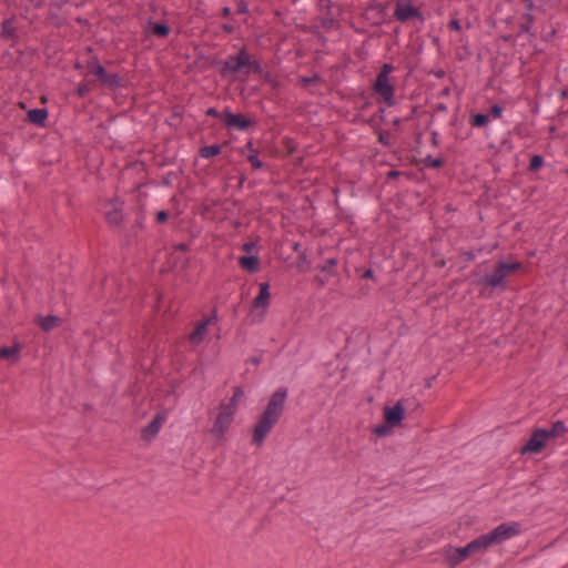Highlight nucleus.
I'll return each instance as SVG.
<instances>
[{"instance_id": "1", "label": "nucleus", "mask_w": 568, "mask_h": 568, "mask_svg": "<svg viewBox=\"0 0 568 568\" xmlns=\"http://www.w3.org/2000/svg\"><path fill=\"white\" fill-rule=\"evenodd\" d=\"M287 394L286 387H280L271 395L265 409L254 425L252 433L253 444L261 446L272 428L277 424L284 412Z\"/></svg>"}, {"instance_id": "2", "label": "nucleus", "mask_w": 568, "mask_h": 568, "mask_svg": "<svg viewBox=\"0 0 568 568\" xmlns=\"http://www.w3.org/2000/svg\"><path fill=\"white\" fill-rule=\"evenodd\" d=\"M520 262H511L507 263L504 261H498L495 265V268L491 274L485 275L484 277L477 281V286L483 287H500L501 290L506 288V278L514 272L521 268Z\"/></svg>"}, {"instance_id": "3", "label": "nucleus", "mask_w": 568, "mask_h": 568, "mask_svg": "<svg viewBox=\"0 0 568 568\" xmlns=\"http://www.w3.org/2000/svg\"><path fill=\"white\" fill-rule=\"evenodd\" d=\"M220 75L222 78L235 77L242 74L245 77V70L250 63V54L245 47H242L236 54L230 55L225 61L220 62Z\"/></svg>"}, {"instance_id": "4", "label": "nucleus", "mask_w": 568, "mask_h": 568, "mask_svg": "<svg viewBox=\"0 0 568 568\" xmlns=\"http://www.w3.org/2000/svg\"><path fill=\"white\" fill-rule=\"evenodd\" d=\"M373 93L377 98L378 103L386 104L387 106H394L396 104L395 99V82L390 78L376 79L372 84Z\"/></svg>"}, {"instance_id": "5", "label": "nucleus", "mask_w": 568, "mask_h": 568, "mask_svg": "<svg viewBox=\"0 0 568 568\" xmlns=\"http://www.w3.org/2000/svg\"><path fill=\"white\" fill-rule=\"evenodd\" d=\"M488 537L491 545H499L520 534V524L517 521L503 523L490 530Z\"/></svg>"}, {"instance_id": "6", "label": "nucleus", "mask_w": 568, "mask_h": 568, "mask_svg": "<svg viewBox=\"0 0 568 568\" xmlns=\"http://www.w3.org/2000/svg\"><path fill=\"white\" fill-rule=\"evenodd\" d=\"M223 124L229 130L246 131L255 125V121L245 114L233 113L226 108L223 110Z\"/></svg>"}, {"instance_id": "7", "label": "nucleus", "mask_w": 568, "mask_h": 568, "mask_svg": "<svg viewBox=\"0 0 568 568\" xmlns=\"http://www.w3.org/2000/svg\"><path fill=\"white\" fill-rule=\"evenodd\" d=\"M546 428H535L527 440V443L520 448L521 455H537L540 454L547 444Z\"/></svg>"}, {"instance_id": "8", "label": "nucleus", "mask_w": 568, "mask_h": 568, "mask_svg": "<svg viewBox=\"0 0 568 568\" xmlns=\"http://www.w3.org/2000/svg\"><path fill=\"white\" fill-rule=\"evenodd\" d=\"M105 206L110 207V210H108L104 213V217H105L108 225L112 226V227L122 225V223H123L122 211L124 207V201L119 196H114L112 199H109L105 202Z\"/></svg>"}, {"instance_id": "9", "label": "nucleus", "mask_w": 568, "mask_h": 568, "mask_svg": "<svg viewBox=\"0 0 568 568\" xmlns=\"http://www.w3.org/2000/svg\"><path fill=\"white\" fill-rule=\"evenodd\" d=\"M219 408L220 412L211 428V434L216 438H222L230 428V426L232 425L236 413L229 410L222 406H219Z\"/></svg>"}, {"instance_id": "10", "label": "nucleus", "mask_w": 568, "mask_h": 568, "mask_svg": "<svg viewBox=\"0 0 568 568\" xmlns=\"http://www.w3.org/2000/svg\"><path fill=\"white\" fill-rule=\"evenodd\" d=\"M393 17L396 21L405 23L413 19L417 20L420 24L425 22V16L419 8L413 4H395Z\"/></svg>"}, {"instance_id": "11", "label": "nucleus", "mask_w": 568, "mask_h": 568, "mask_svg": "<svg viewBox=\"0 0 568 568\" xmlns=\"http://www.w3.org/2000/svg\"><path fill=\"white\" fill-rule=\"evenodd\" d=\"M337 258L332 257L326 260L323 265L317 266V270L321 271V274L316 275L314 280L321 287L325 286L329 282L331 277L337 275Z\"/></svg>"}, {"instance_id": "12", "label": "nucleus", "mask_w": 568, "mask_h": 568, "mask_svg": "<svg viewBox=\"0 0 568 568\" xmlns=\"http://www.w3.org/2000/svg\"><path fill=\"white\" fill-rule=\"evenodd\" d=\"M404 400H398L394 406H385L384 408V420L389 426H398L405 417Z\"/></svg>"}, {"instance_id": "13", "label": "nucleus", "mask_w": 568, "mask_h": 568, "mask_svg": "<svg viewBox=\"0 0 568 568\" xmlns=\"http://www.w3.org/2000/svg\"><path fill=\"white\" fill-rule=\"evenodd\" d=\"M258 286H260V292L253 298L251 307H252V310L262 308L265 312V310L270 305V300H271L270 283L263 282V283H260Z\"/></svg>"}, {"instance_id": "14", "label": "nucleus", "mask_w": 568, "mask_h": 568, "mask_svg": "<svg viewBox=\"0 0 568 568\" xmlns=\"http://www.w3.org/2000/svg\"><path fill=\"white\" fill-rule=\"evenodd\" d=\"M0 38L3 39V40H12L13 42L18 41L19 36L17 33L16 17L14 16L4 19L1 22Z\"/></svg>"}, {"instance_id": "15", "label": "nucleus", "mask_w": 568, "mask_h": 568, "mask_svg": "<svg viewBox=\"0 0 568 568\" xmlns=\"http://www.w3.org/2000/svg\"><path fill=\"white\" fill-rule=\"evenodd\" d=\"M34 322L39 325V327L43 332L48 333V332L52 331L53 328L61 326L62 318L57 315H45V316L38 315L34 320Z\"/></svg>"}, {"instance_id": "16", "label": "nucleus", "mask_w": 568, "mask_h": 568, "mask_svg": "<svg viewBox=\"0 0 568 568\" xmlns=\"http://www.w3.org/2000/svg\"><path fill=\"white\" fill-rule=\"evenodd\" d=\"M163 422L164 417L158 414L145 427H143L141 437L144 440H151L154 438L159 433Z\"/></svg>"}, {"instance_id": "17", "label": "nucleus", "mask_w": 568, "mask_h": 568, "mask_svg": "<svg viewBox=\"0 0 568 568\" xmlns=\"http://www.w3.org/2000/svg\"><path fill=\"white\" fill-rule=\"evenodd\" d=\"M101 87L106 88L109 90H116L119 88L125 87V79L119 73H109L102 78L99 82Z\"/></svg>"}, {"instance_id": "18", "label": "nucleus", "mask_w": 568, "mask_h": 568, "mask_svg": "<svg viewBox=\"0 0 568 568\" xmlns=\"http://www.w3.org/2000/svg\"><path fill=\"white\" fill-rule=\"evenodd\" d=\"M210 322H211V318H205L196 324L193 332L189 335V341L193 345H199L203 342L204 336L207 332V326H209Z\"/></svg>"}, {"instance_id": "19", "label": "nucleus", "mask_w": 568, "mask_h": 568, "mask_svg": "<svg viewBox=\"0 0 568 568\" xmlns=\"http://www.w3.org/2000/svg\"><path fill=\"white\" fill-rule=\"evenodd\" d=\"M469 549L467 545L465 547L454 548L452 554L447 556L449 566L455 567L466 560L471 555Z\"/></svg>"}, {"instance_id": "20", "label": "nucleus", "mask_w": 568, "mask_h": 568, "mask_svg": "<svg viewBox=\"0 0 568 568\" xmlns=\"http://www.w3.org/2000/svg\"><path fill=\"white\" fill-rule=\"evenodd\" d=\"M48 110L42 109H31L27 113V120L37 126L43 128L45 126V121L48 119Z\"/></svg>"}, {"instance_id": "21", "label": "nucleus", "mask_w": 568, "mask_h": 568, "mask_svg": "<svg viewBox=\"0 0 568 568\" xmlns=\"http://www.w3.org/2000/svg\"><path fill=\"white\" fill-rule=\"evenodd\" d=\"M85 68L88 69L90 74H93L97 80L100 82L102 78L106 74L105 68L100 63L97 55H93L87 61Z\"/></svg>"}, {"instance_id": "22", "label": "nucleus", "mask_w": 568, "mask_h": 568, "mask_svg": "<svg viewBox=\"0 0 568 568\" xmlns=\"http://www.w3.org/2000/svg\"><path fill=\"white\" fill-rule=\"evenodd\" d=\"M22 346L20 343L16 342L11 347L2 346L0 347V359H8L13 363L20 359V351Z\"/></svg>"}, {"instance_id": "23", "label": "nucleus", "mask_w": 568, "mask_h": 568, "mask_svg": "<svg viewBox=\"0 0 568 568\" xmlns=\"http://www.w3.org/2000/svg\"><path fill=\"white\" fill-rule=\"evenodd\" d=\"M148 28L153 36L161 39L168 38L171 32L170 26L164 21L158 22L150 20Z\"/></svg>"}, {"instance_id": "24", "label": "nucleus", "mask_w": 568, "mask_h": 568, "mask_svg": "<svg viewBox=\"0 0 568 568\" xmlns=\"http://www.w3.org/2000/svg\"><path fill=\"white\" fill-rule=\"evenodd\" d=\"M521 22L519 24L518 32L516 33V37H521L523 34H529L531 37H535V32H532V26L535 21V17L530 12H525L521 16Z\"/></svg>"}, {"instance_id": "25", "label": "nucleus", "mask_w": 568, "mask_h": 568, "mask_svg": "<svg viewBox=\"0 0 568 568\" xmlns=\"http://www.w3.org/2000/svg\"><path fill=\"white\" fill-rule=\"evenodd\" d=\"M490 546L493 545L488 537V534L480 535L479 537L467 544V547L470 548L469 550L471 554L485 551Z\"/></svg>"}, {"instance_id": "26", "label": "nucleus", "mask_w": 568, "mask_h": 568, "mask_svg": "<svg viewBox=\"0 0 568 568\" xmlns=\"http://www.w3.org/2000/svg\"><path fill=\"white\" fill-rule=\"evenodd\" d=\"M240 266L250 272L256 273L260 270V258L255 255H243L239 258Z\"/></svg>"}, {"instance_id": "27", "label": "nucleus", "mask_w": 568, "mask_h": 568, "mask_svg": "<svg viewBox=\"0 0 568 568\" xmlns=\"http://www.w3.org/2000/svg\"><path fill=\"white\" fill-rule=\"evenodd\" d=\"M568 432L565 423L562 420H556L552 423L549 429H546V438H559L562 437Z\"/></svg>"}, {"instance_id": "28", "label": "nucleus", "mask_w": 568, "mask_h": 568, "mask_svg": "<svg viewBox=\"0 0 568 568\" xmlns=\"http://www.w3.org/2000/svg\"><path fill=\"white\" fill-rule=\"evenodd\" d=\"M244 396V392L241 386L233 387V395L227 404L221 403L220 406L236 413L237 402Z\"/></svg>"}, {"instance_id": "29", "label": "nucleus", "mask_w": 568, "mask_h": 568, "mask_svg": "<svg viewBox=\"0 0 568 568\" xmlns=\"http://www.w3.org/2000/svg\"><path fill=\"white\" fill-rule=\"evenodd\" d=\"M324 82H325V80L317 72H315L312 77H305V75L298 77V83L304 89L308 88L310 85H317V84H322Z\"/></svg>"}, {"instance_id": "30", "label": "nucleus", "mask_w": 568, "mask_h": 568, "mask_svg": "<svg viewBox=\"0 0 568 568\" xmlns=\"http://www.w3.org/2000/svg\"><path fill=\"white\" fill-rule=\"evenodd\" d=\"M222 151V145L220 144H211L204 145L199 150V154L203 159H211L219 155Z\"/></svg>"}, {"instance_id": "31", "label": "nucleus", "mask_w": 568, "mask_h": 568, "mask_svg": "<svg viewBox=\"0 0 568 568\" xmlns=\"http://www.w3.org/2000/svg\"><path fill=\"white\" fill-rule=\"evenodd\" d=\"M489 116L487 113H475L470 115L469 123L473 128H484L488 124Z\"/></svg>"}, {"instance_id": "32", "label": "nucleus", "mask_w": 568, "mask_h": 568, "mask_svg": "<svg viewBox=\"0 0 568 568\" xmlns=\"http://www.w3.org/2000/svg\"><path fill=\"white\" fill-rule=\"evenodd\" d=\"M252 73L262 77L265 73V71L263 70L262 64L257 60L252 59L250 57V63L247 64V68L245 70V78H247Z\"/></svg>"}, {"instance_id": "33", "label": "nucleus", "mask_w": 568, "mask_h": 568, "mask_svg": "<svg viewBox=\"0 0 568 568\" xmlns=\"http://www.w3.org/2000/svg\"><path fill=\"white\" fill-rule=\"evenodd\" d=\"M545 164L544 156L540 154H534L530 158L529 165L527 168V171L530 173L537 172L539 169H541Z\"/></svg>"}, {"instance_id": "34", "label": "nucleus", "mask_w": 568, "mask_h": 568, "mask_svg": "<svg viewBox=\"0 0 568 568\" xmlns=\"http://www.w3.org/2000/svg\"><path fill=\"white\" fill-rule=\"evenodd\" d=\"M423 163L426 168L442 169L445 165V160L440 156L433 158L432 155H427L423 159Z\"/></svg>"}, {"instance_id": "35", "label": "nucleus", "mask_w": 568, "mask_h": 568, "mask_svg": "<svg viewBox=\"0 0 568 568\" xmlns=\"http://www.w3.org/2000/svg\"><path fill=\"white\" fill-rule=\"evenodd\" d=\"M246 159L251 163V166L254 170H260V169H262L264 166L263 161L260 160V158H258V151H253V153H248L246 155Z\"/></svg>"}, {"instance_id": "36", "label": "nucleus", "mask_w": 568, "mask_h": 568, "mask_svg": "<svg viewBox=\"0 0 568 568\" xmlns=\"http://www.w3.org/2000/svg\"><path fill=\"white\" fill-rule=\"evenodd\" d=\"M373 11H376L377 14L381 17L384 11H385V6L383 3H374V2H371L366 8H365V13L364 16L366 17V19H369L368 14L369 12H373Z\"/></svg>"}, {"instance_id": "37", "label": "nucleus", "mask_w": 568, "mask_h": 568, "mask_svg": "<svg viewBox=\"0 0 568 568\" xmlns=\"http://www.w3.org/2000/svg\"><path fill=\"white\" fill-rule=\"evenodd\" d=\"M394 426H389V424L387 422L384 420L383 424L381 425H377L373 433L378 436V437H385L387 436L389 433H390V429L393 428Z\"/></svg>"}, {"instance_id": "38", "label": "nucleus", "mask_w": 568, "mask_h": 568, "mask_svg": "<svg viewBox=\"0 0 568 568\" xmlns=\"http://www.w3.org/2000/svg\"><path fill=\"white\" fill-rule=\"evenodd\" d=\"M377 133V140L381 144L385 146H390L393 144L392 134L388 131L379 129Z\"/></svg>"}, {"instance_id": "39", "label": "nucleus", "mask_w": 568, "mask_h": 568, "mask_svg": "<svg viewBox=\"0 0 568 568\" xmlns=\"http://www.w3.org/2000/svg\"><path fill=\"white\" fill-rule=\"evenodd\" d=\"M394 70V65L390 64V63H384L382 67H381V70L379 72L377 73L376 75V79H385V78H390L389 74L393 72Z\"/></svg>"}, {"instance_id": "40", "label": "nucleus", "mask_w": 568, "mask_h": 568, "mask_svg": "<svg viewBox=\"0 0 568 568\" xmlns=\"http://www.w3.org/2000/svg\"><path fill=\"white\" fill-rule=\"evenodd\" d=\"M91 91V88L85 82H80L75 89V94L78 98H85Z\"/></svg>"}, {"instance_id": "41", "label": "nucleus", "mask_w": 568, "mask_h": 568, "mask_svg": "<svg viewBox=\"0 0 568 568\" xmlns=\"http://www.w3.org/2000/svg\"><path fill=\"white\" fill-rule=\"evenodd\" d=\"M503 111H504L503 105H500L499 103H495L490 106L489 112L487 114H488V116H491L493 119H498L501 116Z\"/></svg>"}, {"instance_id": "42", "label": "nucleus", "mask_w": 568, "mask_h": 568, "mask_svg": "<svg viewBox=\"0 0 568 568\" xmlns=\"http://www.w3.org/2000/svg\"><path fill=\"white\" fill-rule=\"evenodd\" d=\"M283 144L288 154H293L297 150V143L295 142V140H293L291 138H285L283 140Z\"/></svg>"}, {"instance_id": "43", "label": "nucleus", "mask_w": 568, "mask_h": 568, "mask_svg": "<svg viewBox=\"0 0 568 568\" xmlns=\"http://www.w3.org/2000/svg\"><path fill=\"white\" fill-rule=\"evenodd\" d=\"M263 80L271 84V87L273 89H277L280 87V82L277 81V79L275 77H273V74L268 71H265V73L262 75Z\"/></svg>"}, {"instance_id": "44", "label": "nucleus", "mask_w": 568, "mask_h": 568, "mask_svg": "<svg viewBox=\"0 0 568 568\" xmlns=\"http://www.w3.org/2000/svg\"><path fill=\"white\" fill-rule=\"evenodd\" d=\"M170 217V213L165 210L158 211L155 214V221L159 224L165 223Z\"/></svg>"}, {"instance_id": "45", "label": "nucleus", "mask_w": 568, "mask_h": 568, "mask_svg": "<svg viewBox=\"0 0 568 568\" xmlns=\"http://www.w3.org/2000/svg\"><path fill=\"white\" fill-rule=\"evenodd\" d=\"M417 110H418L417 105L410 104L409 111L405 112V114L402 118L404 119L405 122H407L415 118Z\"/></svg>"}, {"instance_id": "46", "label": "nucleus", "mask_w": 568, "mask_h": 568, "mask_svg": "<svg viewBox=\"0 0 568 568\" xmlns=\"http://www.w3.org/2000/svg\"><path fill=\"white\" fill-rule=\"evenodd\" d=\"M334 21H335L334 14L333 13L328 14L326 12V16L322 19V23L321 24H322L323 28L329 29L333 26Z\"/></svg>"}, {"instance_id": "47", "label": "nucleus", "mask_w": 568, "mask_h": 568, "mask_svg": "<svg viewBox=\"0 0 568 568\" xmlns=\"http://www.w3.org/2000/svg\"><path fill=\"white\" fill-rule=\"evenodd\" d=\"M207 116L220 119L223 122V111H217L215 108H209L205 111Z\"/></svg>"}, {"instance_id": "48", "label": "nucleus", "mask_w": 568, "mask_h": 568, "mask_svg": "<svg viewBox=\"0 0 568 568\" xmlns=\"http://www.w3.org/2000/svg\"><path fill=\"white\" fill-rule=\"evenodd\" d=\"M448 29L452 30V31H460L462 30V24H460V21L459 19H457L456 17L453 18L448 24H447Z\"/></svg>"}, {"instance_id": "49", "label": "nucleus", "mask_w": 568, "mask_h": 568, "mask_svg": "<svg viewBox=\"0 0 568 568\" xmlns=\"http://www.w3.org/2000/svg\"><path fill=\"white\" fill-rule=\"evenodd\" d=\"M318 1H320V6L322 8H325L326 12L328 14L333 13L334 4H333L332 0H318Z\"/></svg>"}, {"instance_id": "50", "label": "nucleus", "mask_w": 568, "mask_h": 568, "mask_svg": "<svg viewBox=\"0 0 568 568\" xmlns=\"http://www.w3.org/2000/svg\"><path fill=\"white\" fill-rule=\"evenodd\" d=\"M307 263V260H306V252L303 251L300 253V256H298V263H297V267L302 271H307L308 268H304V264Z\"/></svg>"}, {"instance_id": "51", "label": "nucleus", "mask_w": 568, "mask_h": 568, "mask_svg": "<svg viewBox=\"0 0 568 568\" xmlns=\"http://www.w3.org/2000/svg\"><path fill=\"white\" fill-rule=\"evenodd\" d=\"M248 12L247 3L245 1H240L237 3L236 13L237 14H245Z\"/></svg>"}, {"instance_id": "52", "label": "nucleus", "mask_w": 568, "mask_h": 568, "mask_svg": "<svg viewBox=\"0 0 568 568\" xmlns=\"http://www.w3.org/2000/svg\"><path fill=\"white\" fill-rule=\"evenodd\" d=\"M263 358V352L260 351L257 355L250 357L248 362L255 366L260 365Z\"/></svg>"}, {"instance_id": "53", "label": "nucleus", "mask_w": 568, "mask_h": 568, "mask_svg": "<svg viewBox=\"0 0 568 568\" xmlns=\"http://www.w3.org/2000/svg\"><path fill=\"white\" fill-rule=\"evenodd\" d=\"M518 37H516V34H501L500 36V40L504 41V42H507V43H513L515 42V40L517 39Z\"/></svg>"}, {"instance_id": "54", "label": "nucleus", "mask_w": 568, "mask_h": 568, "mask_svg": "<svg viewBox=\"0 0 568 568\" xmlns=\"http://www.w3.org/2000/svg\"><path fill=\"white\" fill-rule=\"evenodd\" d=\"M462 256L464 257L465 261L471 262L475 260L476 254L474 251H466L463 252Z\"/></svg>"}, {"instance_id": "55", "label": "nucleus", "mask_w": 568, "mask_h": 568, "mask_svg": "<svg viewBox=\"0 0 568 568\" xmlns=\"http://www.w3.org/2000/svg\"><path fill=\"white\" fill-rule=\"evenodd\" d=\"M361 277L363 280H373L374 278V271L372 268H367L365 270L362 274H361Z\"/></svg>"}, {"instance_id": "56", "label": "nucleus", "mask_w": 568, "mask_h": 568, "mask_svg": "<svg viewBox=\"0 0 568 568\" xmlns=\"http://www.w3.org/2000/svg\"><path fill=\"white\" fill-rule=\"evenodd\" d=\"M400 175H402V172L396 171V170H392V171H388V172L386 173V179H387V180H395V179H397V178H398V176H400Z\"/></svg>"}, {"instance_id": "57", "label": "nucleus", "mask_w": 568, "mask_h": 568, "mask_svg": "<svg viewBox=\"0 0 568 568\" xmlns=\"http://www.w3.org/2000/svg\"><path fill=\"white\" fill-rule=\"evenodd\" d=\"M245 150H248V153H253V151H257L254 146L252 141H248L244 148L241 149V154L245 155Z\"/></svg>"}, {"instance_id": "58", "label": "nucleus", "mask_w": 568, "mask_h": 568, "mask_svg": "<svg viewBox=\"0 0 568 568\" xmlns=\"http://www.w3.org/2000/svg\"><path fill=\"white\" fill-rule=\"evenodd\" d=\"M222 30H223L225 33H227V34H232V33H234V31H235V27H234V26H232V24H229V23H223V24H222Z\"/></svg>"}, {"instance_id": "59", "label": "nucleus", "mask_w": 568, "mask_h": 568, "mask_svg": "<svg viewBox=\"0 0 568 568\" xmlns=\"http://www.w3.org/2000/svg\"><path fill=\"white\" fill-rule=\"evenodd\" d=\"M174 250L180 252H187L190 250V245L186 243H179L174 245Z\"/></svg>"}, {"instance_id": "60", "label": "nucleus", "mask_w": 568, "mask_h": 568, "mask_svg": "<svg viewBox=\"0 0 568 568\" xmlns=\"http://www.w3.org/2000/svg\"><path fill=\"white\" fill-rule=\"evenodd\" d=\"M525 8L527 9V12H530L535 8L534 0H523Z\"/></svg>"}, {"instance_id": "61", "label": "nucleus", "mask_w": 568, "mask_h": 568, "mask_svg": "<svg viewBox=\"0 0 568 568\" xmlns=\"http://www.w3.org/2000/svg\"><path fill=\"white\" fill-rule=\"evenodd\" d=\"M172 119H182V113L179 111V106L173 108L172 110Z\"/></svg>"}, {"instance_id": "62", "label": "nucleus", "mask_w": 568, "mask_h": 568, "mask_svg": "<svg viewBox=\"0 0 568 568\" xmlns=\"http://www.w3.org/2000/svg\"><path fill=\"white\" fill-rule=\"evenodd\" d=\"M385 109L384 108H379L375 114V116H377L381 121H384L385 119Z\"/></svg>"}, {"instance_id": "63", "label": "nucleus", "mask_w": 568, "mask_h": 568, "mask_svg": "<svg viewBox=\"0 0 568 568\" xmlns=\"http://www.w3.org/2000/svg\"><path fill=\"white\" fill-rule=\"evenodd\" d=\"M221 16L224 18H227L231 16V8L230 7H223L221 10Z\"/></svg>"}, {"instance_id": "64", "label": "nucleus", "mask_w": 568, "mask_h": 568, "mask_svg": "<svg viewBox=\"0 0 568 568\" xmlns=\"http://www.w3.org/2000/svg\"><path fill=\"white\" fill-rule=\"evenodd\" d=\"M435 109L438 112H446L447 111V105L445 103H437Z\"/></svg>"}]
</instances>
